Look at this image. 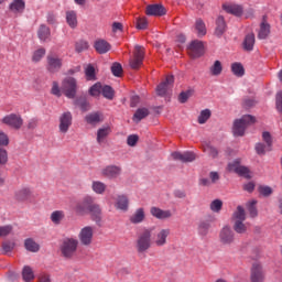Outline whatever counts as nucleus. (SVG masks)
<instances>
[{"label":"nucleus","mask_w":282,"mask_h":282,"mask_svg":"<svg viewBox=\"0 0 282 282\" xmlns=\"http://www.w3.org/2000/svg\"><path fill=\"white\" fill-rule=\"evenodd\" d=\"M257 119L250 115H245L241 119H237L234 121L232 133L236 137L245 135L246 128L250 127V124H254Z\"/></svg>","instance_id":"nucleus-2"},{"label":"nucleus","mask_w":282,"mask_h":282,"mask_svg":"<svg viewBox=\"0 0 282 282\" xmlns=\"http://www.w3.org/2000/svg\"><path fill=\"white\" fill-rule=\"evenodd\" d=\"M78 239L82 246H91L94 241V227L86 226L82 228L78 234Z\"/></svg>","instance_id":"nucleus-11"},{"label":"nucleus","mask_w":282,"mask_h":282,"mask_svg":"<svg viewBox=\"0 0 282 282\" xmlns=\"http://www.w3.org/2000/svg\"><path fill=\"white\" fill-rule=\"evenodd\" d=\"M2 250L3 252L8 253V252H12V250H14V242L12 241H6L2 243Z\"/></svg>","instance_id":"nucleus-61"},{"label":"nucleus","mask_w":282,"mask_h":282,"mask_svg":"<svg viewBox=\"0 0 282 282\" xmlns=\"http://www.w3.org/2000/svg\"><path fill=\"white\" fill-rule=\"evenodd\" d=\"M78 86L76 85V79L73 77H67L62 83V91L66 98H76V91Z\"/></svg>","instance_id":"nucleus-5"},{"label":"nucleus","mask_w":282,"mask_h":282,"mask_svg":"<svg viewBox=\"0 0 282 282\" xmlns=\"http://www.w3.org/2000/svg\"><path fill=\"white\" fill-rule=\"evenodd\" d=\"M223 10L234 17H243V7L241 4L225 3L223 4Z\"/></svg>","instance_id":"nucleus-18"},{"label":"nucleus","mask_w":282,"mask_h":282,"mask_svg":"<svg viewBox=\"0 0 282 282\" xmlns=\"http://www.w3.org/2000/svg\"><path fill=\"white\" fill-rule=\"evenodd\" d=\"M111 133V127L106 126L102 128H99L97 131V142L98 144H102L105 140H107V137Z\"/></svg>","instance_id":"nucleus-30"},{"label":"nucleus","mask_w":282,"mask_h":282,"mask_svg":"<svg viewBox=\"0 0 282 282\" xmlns=\"http://www.w3.org/2000/svg\"><path fill=\"white\" fill-rule=\"evenodd\" d=\"M188 54L192 58L204 56V42L195 40L188 46Z\"/></svg>","instance_id":"nucleus-15"},{"label":"nucleus","mask_w":282,"mask_h":282,"mask_svg":"<svg viewBox=\"0 0 282 282\" xmlns=\"http://www.w3.org/2000/svg\"><path fill=\"white\" fill-rule=\"evenodd\" d=\"M139 140L140 138L138 137V134H130L127 139V144L128 147H135Z\"/></svg>","instance_id":"nucleus-58"},{"label":"nucleus","mask_w":282,"mask_h":282,"mask_svg":"<svg viewBox=\"0 0 282 282\" xmlns=\"http://www.w3.org/2000/svg\"><path fill=\"white\" fill-rule=\"evenodd\" d=\"M270 35V24L265 21H263L260 24V31L258 33V39H268V36Z\"/></svg>","instance_id":"nucleus-36"},{"label":"nucleus","mask_w":282,"mask_h":282,"mask_svg":"<svg viewBox=\"0 0 282 282\" xmlns=\"http://www.w3.org/2000/svg\"><path fill=\"white\" fill-rule=\"evenodd\" d=\"M65 218V213L63 210H55L51 214V220L53 224H61Z\"/></svg>","instance_id":"nucleus-46"},{"label":"nucleus","mask_w":282,"mask_h":282,"mask_svg":"<svg viewBox=\"0 0 282 282\" xmlns=\"http://www.w3.org/2000/svg\"><path fill=\"white\" fill-rule=\"evenodd\" d=\"M256 151L258 155H264L267 151H272V148L264 145L263 143L256 144Z\"/></svg>","instance_id":"nucleus-52"},{"label":"nucleus","mask_w":282,"mask_h":282,"mask_svg":"<svg viewBox=\"0 0 282 282\" xmlns=\"http://www.w3.org/2000/svg\"><path fill=\"white\" fill-rule=\"evenodd\" d=\"M254 33H249L245 36L242 47L246 52H252L254 50Z\"/></svg>","instance_id":"nucleus-28"},{"label":"nucleus","mask_w":282,"mask_h":282,"mask_svg":"<svg viewBox=\"0 0 282 282\" xmlns=\"http://www.w3.org/2000/svg\"><path fill=\"white\" fill-rule=\"evenodd\" d=\"M209 72L212 76H219L221 72H224V66L221 65L220 61H215L214 64L210 66Z\"/></svg>","instance_id":"nucleus-42"},{"label":"nucleus","mask_w":282,"mask_h":282,"mask_svg":"<svg viewBox=\"0 0 282 282\" xmlns=\"http://www.w3.org/2000/svg\"><path fill=\"white\" fill-rule=\"evenodd\" d=\"M144 63V47L137 45L134 47L133 56L129 61L131 69H140Z\"/></svg>","instance_id":"nucleus-6"},{"label":"nucleus","mask_w":282,"mask_h":282,"mask_svg":"<svg viewBox=\"0 0 282 282\" xmlns=\"http://www.w3.org/2000/svg\"><path fill=\"white\" fill-rule=\"evenodd\" d=\"M32 197V189L29 187H23L15 192V199L18 202H28Z\"/></svg>","instance_id":"nucleus-27"},{"label":"nucleus","mask_w":282,"mask_h":282,"mask_svg":"<svg viewBox=\"0 0 282 282\" xmlns=\"http://www.w3.org/2000/svg\"><path fill=\"white\" fill-rule=\"evenodd\" d=\"M89 94H90V96H94L95 98L100 96V94H102V84L97 83V84L93 85L89 89Z\"/></svg>","instance_id":"nucleus-47"},{"label":"nucleus","mask_w":282,"mask_h":282,"mask_svg":"<svg viewBox=\"0 0 282 282\" xmlns=\"http://www.w3.org/2000/svg\"><path fill=\"white\" fill-rule=\"evenodd\" d=\"M205 153H208L212 158H217V149L213 148L210 144L204 145Z\"/></svg>","instance_id":"nucleus-59"},{"label":"nucleus","mask_w":282,"mask_h":282,"mask_svg":"<svg viewBox=\"0 0 282 282\" xmlns=\"http://www.w3.org/2000/svg\"><path fill=\"white\" fill-rule=\"evenodd\" d=\"M209 119H210V111L208 109H205L198 116V123L206 124V122H208Z\"/></svg>","instance_id":"nucleus-50"},{"label":"nucleus","mask_w":282,"mask_h":282,"mask_svg":"<svg viewBox=\"0 0 282 282\" xmlns=\"http://www.w3.org/2000/svg\"><path fill=\"white\" fill-rule=\"evenodd\" d=\"M224 207V202L221 199H215L210 203V210L213 213H219L221 208Z\"/></svg>","instance_id":"nucleus-51"},{"label":"nucleus","mask_w":282,"mask_h":282,"mask_svg":"<svg viewBox=\"0 0 282 282\" xmlns=\"http://www.w3.org/2000/svg\"><path fill=\"white\" fill-rule=\"evenodd\" d=\"M47 51H45V48L40 47L37 50H35L32 54L31 61L33 63H41V61H43V58L45 57Z\"/></svg>","instance_id":"nucleus-37"},{"label":"nucleus","mask_w":282,"mask_h":282,"mask_svg":"<svg viewBox=\"0 0 282 282\" xmlns=\"http://www.w3.org/2000/svg\"><path fill=\"white\" fill-rule=\"evenodd\" d=\"M150 213L152 217H155V219H170V217L173 216L171 210H164V209H161L160 207H152L150 209Z\"/></svg>","instance_id":"nucleus-22"},{"label":"nucleus","mask_w":282,"mask_h":282,"mask_svg":"<svg viewBox=\"0 0 282 282\" xmlns=\"http://www.w3.org/2000/svg\"><path fill=\"white\" fill-rule=\"evenodd\" d=\"M175 83V77L173 75H167L165 80L158 85L156 94L158 96H165L173 89V85Z\"/></svg>","instance_id":"nucleus-12"},{"label":"nucleus","mask_w":282,"mask_h":282,"mask_svg":"<svg viewBox=\"0 0 282 282\" xmlns=\"http://www.w3.org/2000/svg\"><path fill=\"white\" fill-rule=\"evenodd\" d=\"M234 219V230L238 232V235H243L248 232V225L243 224L246 221V209L243 207L238 206L232 216Z\"/></svg>","instance_id":"nucleus-3"},{"label":"nucleus","mask_w":282,"mask_h":282,"mask_svg":"<svg viewBox=\"0 0 282 282\" xmlns=\"http://www.w3.org/2000/svg\"><path fill=\"white\" fill-rule=\"evenodd\" d=\"M205 153H208L212 158H217V149L213 148L210 144L204 145Z\"/></svg>","instance_id":"nucleus-60"},{"label":"nucleus","mask_w":282,"mask_h":282,"mask_svg":"<svg viewBox=\"0 0 282 282\" xmlns=\"http://www.w3.org/2000/svg\"><path fill=\"white\" fill-rule=\"evenodd\" d=\"M105 120V117L101 112H91L85 117V121L87 124H91L93 127H96V124H100Z\"/></svg>","instance_id":"nucleus-25"},{"label":"nucleus","mask_w":282,"mask_h":282,"mask_svg":"<svg viewBox=\"0 0 282 282\" xmlns=\"http://www.w3.org/2000/svg\"><path fill=\"white\" fill-rule=\"evenodd\" d=\"M122 173V169L118 165H108L101 170V174L104 177H108V180H116Z\"/></svg>","instance_id":"nucleus-17"},{"label":"nucleus","mask_w":282,"mask_h":282,"mask_svg":"<svg viewBox=\"0 0 282 282\" xmlns=\"http://www.w3.org/2000/svg\"><path fill=\"white\" fill-rule=\"evenodd\" d=\"M111 72L113 76H117V77L122 76V65H120L119 63L112 64Z\"/></svg>","instance_id":"nucleus-55"},{"label":"nucleus","mask_w":282,"mask_h":282,"mask_svg":"<svg viewBox=\"0 0 282 282\" xmlns=\"http://www.w3.org/2000/svg\"><path fill=\"white\" fill-rule=\"evenodd\" d=\"M87 80H96V67L91 64H87L84 68Z\"/></svg>","instance_id":"nucleus-41"},{"label":"nucleus","mask_w":282,"mask_h":282,"mask_svg":"<svg viewBox=\"0 0 282 282\" xmlns=\"http://www.w3.org/2000/svg\"><path fill=\"white\" fill-rule=\"evenodd\" d=\"M24 247L29 252H39V250H41V246H39L32 238H28L24 241Z\"/></svg>","instance_id":"nucleus-34"},{"label":"nucleus","mask_w":282,"mask_h":282,"mask_svg":"<svg viewBox=\"0 0 282 282\" xmlns=\"http://www.w3.org/2000/svg\"><path fill=\"white\" fill-rule=\"evenodd\" d=\"M247 208H248L250 217H257L258 212H257V200L256 199H252L249 203H247Z\"/></svg>","instance_id":"nucleus-48"},{"label":"nucleus","mask_w":282,"mask_h":282,"mask_svg":"<svg viewBox=\"0 0 282 282\" xmlns=\"http://www.w3.org/2000/svg\"><path fill=\"white\" fill-rule=\"evenodd\" d=\"M218 239L221 246H232L235 243V231L230 226H225L220 229Z\"/></svg>","instance_id":"nucleus-9"},{"label":"nucleus","mask_w":282,"mask_h":282,"mask_svg":"<svg viewBox=\"0 0 282 282\" xmlns=\"http://www.w3.org/2000/svg\"><path fill=\"white\" fill-rule=\"evenodd\" d=\"M275 105L276 109L280 113H282V91H279L275 96Z\"/></svg>","instance_id":"nucleus-64"},{"label":"nucleus","mask_w":282,"mask_h":282,"mask_svg":"<svg viewBox=\"0 0 282 282\" xmlns=\"http://www.w3.org/2000/svg\"><path fill=\"white\" fill-rule=\"evenodd\" d=\"M95 48L99 54H107L111 50V44L105 40H99L95 43Z\"/></svg>","instance_id":"nucleus-31"},{"label":"nucleus","mask_w":282,"mask_h":282,"mask_svg":"<svg viewBox=\"0 0 282 282\" xmlns=\"http://www.w3.org/2000/svg\"><path fill=\"white\" fill-rule=\"evenodd\" d=\"M228 171L230 173H237V175H240V177H246L247 180H250V170L246 166L241 165V160L237 159L232 163L228 164Z\"/></svg>","instance_id":"nucleus-10"},{"label":"nucleus","mask_w":282,"mask_h":282,"mask_svg":"<svg viewBox=\"0 0 282 282\" xmlns=\"http://www.w3.org/2000/svg\"><path fill=\"white\" fill-rule=\"evenodd\" d=\"M195 30L197 36H206V23L203 20H196Z\"/></svg>","instance_id":"nucleus-44"},{"label":"nucleus","mask_w":282,"mask_h":282,"mask_svg":"<svg viewBox=\"0 0 282 282\" xmlns=\"http://www.w3.org/2000/svg\"><path fill=\"white\" fill-rule=\"evenodd\" d=\"M171 158L173 160H178L180 162H193L195 160V153H193V152H185V153L173 152L171 154Z\"/></svg>","instance_id":"nucleus-23"},{"label":"nucleus","mask_w":282,"mask_h":282,"mask_svg":"<svg viewBox=\"0 0 282 282\" xmlns=\"http://www.w3.org/2000/svg\"><path fill=\"white\" fill-rule=\"evenodd\" d=\"M59 250L64 259H74L78 250V239L64 238L59 247Z\"/></svg>","instance_id":"nucleus-1"},{"label":"nucleus","mask_w":282,"mask_h":282,"mask_svg":"<svg viewBox=\"0 0 282 282\" xmlns=\"http://www.w3.org/2000/svg\"><path fill=\"white\" fill-rule=\"evenodd\" d=\"M88 213L90 214L91 219L94 221H100L102 209H100V205L94 203V198H93V203H90L88 207Z\"/></svg>","instance_id":"nucleus-24"},{"label":"nucleus","mask_w":282,"mask_h":282,"mask_svg":"<svg viewBox=\"0 0 282 282\" xmlns=\"http://www.w3.org/2000/svg\"><path fill=\"white\" fill-rule=\"evenodd\" d=\"M152 234L151 229H143L139 232L137 238V250L138 252H147L151 248V240Z\"/></svg>","instance_id":"nucleus-4"},{"label":"nucleus","mask_w":282,"mask_h":282,"mask_svg":"<svg viewBox=\"0 0 282 282\" xmlns=\"http://www.w3.org/2000/svg\"><path fill=\"white\" fill-rule=\"evenodd\" d=\"M145 13L149 17H164V14H166V9L161 4H150L147 7Z\"/></svg>","instance_id":"nucleus-19"},{"label":"nucleus","mask_w":282,"mask_h":282,"mask_svg":"<svg viewBox=\"0 0 282 282\" xmlns=\"http://www.w3.org/2000/svg\"><path fill=\"white\" fill-rule=\"evenodd\" d=\"M107 188V185L100 181L93 182V191L94 193H97V195H102Z\"/></svg>","instance_id":"nucleus-45"},{"label":"nucleus","mask_w":282,"mask_h":282,"mask_svg":"<svg viewBox=\"0 0 282 282\" xmlns=\"http://www.w3.org/2000/svg\"><path fill=\"white\" fill-rule=\"evenodd\" d=\"M131 224H142L144 221V208H139L135 213L130 217Z\"/></svg>","instance_id":"nucleus-35"},{"label":"nucleus","mask_w":282,"mask_h":282,"mask_svg":"<svg viewBox=\"0 0 282 282\" xmlns=\"http://www.w3.org/2000/svg\"><path fill=\"white\" fill-rule=\"evenodd\" d=\"M9 10L13 12V14H21L23 10H25V1L24 0H13L10 6Z\"/></svg>","instance_id":"nucleus-26"},{"label":"nucleus","mask_w":282,"mask_h":282,"mask_svg":"<svg viewBox=\"0 0 282 282\" xmlns=\"http://www.w3.org/2000/svg\"><path fill=\"white\" fill-rule=\"evenodd\" d=\"M10 232H12V226L7 225V226L0 227V237H8Z\"/></svg>","instance_id":"nucleus-62"},{"label":"nucleus","mask_w":282,"mask_h":282,"mask_svg":"<svg viewBox=\"0 0 282 282\" xmlns=\"http://www.w3.org/2000/svg\"><path fill=\"white\" fill-rule=\"evenodd\" d=\"M148 26H149V21H147V18L137 19V30H147Z\"/></svg>","instance_id":"nucleus-53"},{"label":"nucleus","mask_w":282,"mask_h":282,"mask_svg":"<svg viewBox=\"0 0 282 282\" xmlns=\"http://www.w3.org/2000/svg\"><path fill=\"white\" fill-rule=\"evenodd\" d=\"M210 230V220H202L198 225L199 235L206 236Z\"/></svg>","instance_id":"nucleus-43"},{"label":"nucleus","mask_w":282,"mask_h":282,"mask_svg":"<svg viewBox=\"0 0 282 282\" xmlns=\"http://www.w3.org/2000/svg\"><path fill=\"white\" fill-rule=\"evenodd\" d=\"M251 282H263V268L259 263L252 265Z\"/></svg>","instance_id":"nucleus-21"},{"label":"nucleus","mask_w":282,"mask_h":282,"mask_svg":"<svg viewBox=\"0 0 282 282\" xmlns=\"http://www.w3.org/2000/svg\"><path fill=\"white\" fill-rule=\"evenodd\" d=\"M115 208H117V210H122L123 213H127V210H129V197H127V195L117 196L115 202Z\"/></svg>","instance_id":"nucleus-20"},{"label":"nucleus","mask_w":282,"mask_h":282,"mask_svg":"<svg viewBox=\"0 0 282 282\" xmlns=\"http://www.w3.org/2000/svg\"><path fill=\"white\" fill-rule=\"evenodd\" d=\"M10 144V138L8 134L0 130V147H8Z\"/></svg>","instance_id":"nucleus-56"},{"label":"nucleus","mask_w":282,"mask_h":282,"mask_svg":"<svg viewBox=\"0 0 282 282\" xmlns=\"http://www.w3.org/2000/svg\"><path fill=\"white\" fill-rule=\"evenodd\" d=\"M37 36L40 41L45 43V41H50V36H52V32L45 24H41L39 30H37Z\"/></svg>","instance_id":"nucleus-29"},{"label":"nucleus","mask_w":282,"mask_h":282,"mask_svg":"<svg viewBox=\"0 0 282 282\" xmlns=\"http://www.w3.org/2000/svg\"><path fill=\"white\" fill-rule=\"evenodd\" d=\"M22 279L25 282L34 281V270L30 265H25L22 270Z\"/></svg>","instance_id":"nucleus-40"},{"label":"nucleus","mask_w":282,"mask_h":282,"mask_svg":"<svg viewBox=\"0 0 282 282\" xmlns=\"http://www.w3.org/2000/svg\"><path fill=\"white\" fill-rule=\"evenodd\" d=\"M61 67H63V58L58 57L56 54L50 53L46 57L47 72L56 74V72H61Z\"/></svg>","instance_id":"nucleus-7"},{"label":"nucleus","mask_w":282,"mask_h":282,"mask_svg":"<svg viewBox=\"0 0 282 282\" xmlns=\"http://www.w3.org/2000/svg\"><path fill=\"white\" fill-rule=\"evenodd\" d=\"M231 72L238 78H241V76L246 74V69L243 68V65L239 62L231 64Z\"/></svg>","instance_id":"nucleus-39"},{"label":"nucleus","mask_w":282,"mask_h":282,"mask_svg":"<svg viewBox=\"0 0 282 282\" xmlns=\"http://www.w3.org/2000/svg\"><path fill=\"white\" fill-rule=\"evenodd\" d=\"M94 204V197L86 196L82 202L77 203L74 207L76 215H87L89 213V206Z\"/></svg>","instance_id":"nucleus-13"},{"label":"nucleus","mask_w":282,"mask_h":282,"mask_svg":"<svg viewBox=\"0 0 282 282\" xmlns=\"http://www.w3.org/2000/svg\"><path fill=\"white\" fill-rule=\"evenodd\" d=\"M260 195H263L264 197H268L269 195H272V187L270 186H260L259 187Z\"/></svg>","instance_id":"nucleus-63"},{"label":"nucleus","mask_w":282,"mask_h":282,"mask_svg":"<svg viewBox=\"0 0 282 282\" xmlns=\"http://www.w3.org/2000/svg\"><path fill=\"white\" fill-rule=\"evenodd\" d=\"M226 32V20H224V17L219 15L216 20V31L215 34L217 36H221Z\"/></svg>","instance_id":"nucleus-33"},{"label":"nucleus","mask_w":282,"mask_h":282,"mask_svg":"<svg viewBox=\"0 0 282 282\" xmlns=\"http://www.w3.org/2000/svg\"><path fill=\"white\" fill-rule=\"evenodd\" d=\"M8 164V150L0 147V166Z\"/></svg>","instance_id":"nucleus-54"},{"label":"nucleus","mask_w":282,"mask_h":282,"mask_svg":"<svg viewBox=\"0 0 282 282\" xmlns=\"http://www.w3.org/2000/svg\"><path fill=\"white\" fill-rule=\"evenodd\" d=\"M147 116H149V109L147 108H139L133 117L132 120L133 122H140V120H144V118H147Z\"/></svg>","instance_id":"nucleus-38"},{"label":"nucleus","mask_w":282,"mask_h":282,"mask_svg":"<svg viewBox=\"0 0 282 282\" xmlns=\"http://www.w3.org/2000/svg\"><path fill=\"white\" fill-rule=\"evenodd\" d=\"M66 22L69 28H77L78 26V15L76 11H67L66 12Z\"/></svg>","instance_id":"nucleus-32"},{"label":"nucleus","mask_w":282,"mask_h":282,"mask_svg":"<svg viewBox=\"0 0 282 282\" xmlns=\"http://www.w3.org/2000/svg\"><path fill=\"white\" fill-rule=\"evenodd\" d=\"M51 94H53V96H56L57 98H61L62 90H61V87L58 86V82H53Z\"/></svg>","instance_id":"nucleus-57"},{"label":"nucleus","mask_w":282,"mask_h":282,"mask_svg":"<svg viewBox=\"0 0 282 282\" xmlns=\"http://www.w3.org/2000/svg\"><path fill=\"white\" fill-rule=\"evenodd\" d=\"M73 117L72 112L66 111L59 116V132L61 133H67L69 131V127H72Z\"/></svg>","instance_id":"nucleus-16"},{"label":"nucleus","mask_w":282,"mask_h":282,"mask_svg":"<svg viewBox=\"0 0 282 282\" xmlns=\"http://www.w3.org/2000/svg\"><path fill=\"white\" fill-rule=\"evenodd\" d=\"M101 94L107 100H113V88L110 86H102Z\"/></svg>","instance_id":"nucleus-49"},{"label":"nucleus","mask_w":282,"mask_h":282,"mask_svg":"<svg viewBox=\"0 0 282 282\" xmlns=\"http://www.w3.org/2000/svg\"><path fill=\"white\" fill-rule=\"evenodd\" d=\"M2 124L11 127V129H21L23 127V117L19 113H10L1 119Z\"/></svg>","instance_id":"nucleus-8"},{"label":"nucleus","mask_w":282,"mask_h":282,"mask_svg":"<svg viewBox=\"0 0 282 282\" xmlns=\"http://www.w3.org/2000/svg\"><path fill=\"white\" fill-rule=\"evenodd\" d=\"M170 236H171V229L169 228L159 229L154 236L153 243L158 248H162L166 243V240L169 239Z\"/></svg>","instance_id":"nucleus-14"}]
</instances>
